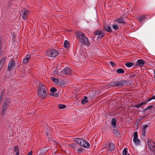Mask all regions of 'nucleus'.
Segmentation results:
<instances>
[{"instance_id":"obj_1","label":"nucleus","mask_w":155,"mask_h":155,"mask_svg":"<svg viewBox=\"0 0 155 155\" xmlns=\"http://www.w3.org/2000/svg\"><path fill=\"white\" fill-rule=\"evenodd\" d=\"M75 35L78 38L80 41L83 45L89 46L90 43L87 37H86L84 33L81 31H77L75 32Z\"/></svg>"},{"instance_id":"obj_2","label":"nucleus","mask_w":155,"mask_h":155,"mask_svg":"<svg viewBox=\"0 0 155 155\" xmlns=\"http://www.w3.org/2000/svg\"><path fill=\"white\" fill-rule=\"evenodd\" d=\"M48 91V90L44 85L41 84H39L38 94V96L41 99H44L47 97V94H49Z\"/></svg>"},{"instance_id":"obj_3","label":"nucleus","mask_w":155,"mask_h":155,"mask_svg":"<svg viewBox=\"0 0 155 155\" xmlns=\"http://www.w3.org/2000/svg\"><path fill=\"white\" fill-rule=\"evenodd\" d=\"M10 99L8 97L6 98L4 102V104L2 106V111L1 113V115L4 116L5 115V112L7 110L8 106L9 105Z\"/></svg>"},{"instance_id":"obj_4","label":"nucleus","mask_w":155,"mask_h":155,"mask_svg":"<svg viewBox=\"0 0 155 155\" xmlns=\"http://www.w3.org/2000/svg\"><path fill=\"white\" fill-rule=\"evenodd\" d=\"M58 54V52L55 50L50 49L46 53V54L50 57H55Z\"/></svg>"},{"instance_id":"obj_5","label":"nucleus","mask_w":155,"mask_h":155,"mask_svg":"<svg viewBox=\"0 0 155 155\" xmlns=\"http://www.w3.org/2000/svg\"><path fill=\"white\" fill-rule=\"evenodd\" d=\"M62 74L70 75L71 74V70L70 68L66 67L60 72Z\"/></svg>"},{"instance_id":"obj_6","label":"nucleus","mask_w":155,"mask_h":155,"mask_svg":"<svg viewBox=\"0 0 155 155\" xmlns=\"http://www.w3.org/2000/svg\"><path fill=\"white\" fill-rule=\"evenodd\" d=\"M15 61L14 59H11V61L8 64V70L10 71L12 70L13 68L15 66ZM13 69H14L13 68Z\"/></svg>"},{"instance_id":"obj_7","label":"nucleus","mask_w":155,"mask_h":155,"mask_svg":"<svg viewBox=\"0 0 155 155\" xmlns=\"http://www.w3.org/2000/svg\"><path fill=\"white\" fill-rule=\"evenodd\" d=\"M29 13V11L26 9H24V10L21 11L20 12L21 15H22L23 19L25 20L27 18V15Z\"/></svg>"},{"instance_id":"obj_8","label":"nucleus","mask_w":155,"mask_h":155,"mask_svg":"<svg viewBox=\"0 0 155 155\" xmlns=\"http://www.w3.org/2000/svg\"><path fill=\"white\" fill-rule=\"evenodd\" d=\"M57 91V89L55 87H52L50 90V91L52 93H49L50 95L53 96L55 97H58V94L57 93H54Z\"/></svg>"},{"instance_id":"obj_9","label":"nucleus","mask_w":155,"mask_h":155,"mask_svg":"<svg viewBox=\"0 0 155 155\" xmlns=\"http://www.w3.org/2000/svg\"><path fill=\"white\" fill-rule=\"evenodd\" d=\"M127 82V81L124 80H123L119 81H116V87H117L124 86L126 84Z\"/></svg>"},{"instance_id":"obj_10","label":"nucleus","mask_w":155,"mask_h":155,"mask_svg":"<svg viewBox=\"0 0 155 155\" xmlns=\"http://www.w3.org/2000/svg\"><path fill=\"white\" fill-rule=\"evenodd\" d=\"M125 19L126 18L122 16L117 19L116 21L118 22L119 23L126 24V22L125 21Z\"/></svg>"},{"instance_id":"obj_11","label":"nucleus","mask_w":155,"mask_h":155,"mask_svg":"<svg viewBox=\"0 0 155 155\" xmlns=\"http://www.w3.org/2000/svg\"><path fill=\"white\" fill-rule=\"evenodd\" d=\"M145 63V62L141 59H139L137 61L136 64H135L136 67L137 66H140V67H143V64Z\"/></svg>"},{"instance_id":"obj_12","label":"nucleus","mask_w":155,"mask_h":155,"mask_svg":"<svg viewBox=\"0 0 155 155\" xmlns=\"http://www.w3.org/2000/svg\"><path fill=\"white\" fill-rule=\"evenodd\" d=\"M147 103V102L146 101H142L140 103H137L136 105L134 106L133 107L139 108L142 105L146 104Z\"/></svg>"},{"instance_id":"obj_13","label":"nucleus","mask_w":155,"mask_h":155,"mask_svg":"<svg viewBox=\"0 0 155 155\" xmlns=\"http://www.w3.org/2000/svg\"><path fill=\"white\" fill-rule=\"evenodd\" d=\"M103 30L107 32H112V31L110 27L108 25L105 24L103 27Z\"/></svg>"},{"instance_id":"obj_14","label":"nucleus","mask_w":155,"mask_h":155,"mask_svg":"<svg viewBox=\"0 0 155 155\" xmlns=\"http://www.w3.org/2000/svg\"><path fill=\"white\" fill-rule=\"evenodd\" d=\"M115 148L114 144L112 143H109L108 145V151H113L115 150Z\"/></svg>"},{"instance_id":"obj_15","label":"nucleus","mask_w":155,"mask_h":155,"mask_svg":"<svg viewBox=\"0 0 155 155\" xmlns=\"http://www.w3.org/2000/svg\"><path fill=\"white\" fill-rule=\"evenodd\" d=\"M68 146H71L73 149L74 150H76L78 146V145L76 143H72L68 145Z\"/></svg>"},{"instance_id":"obj_16","label":"nucleus","mask_w":155,"mask_h":155,"mask_svg":"<svg viewBox=\"0 0 155 155\" xmlns=\"http://www.w3.org/2000/svg\"><path fill=\"white\" fill-rule=\"evenodd\" d=\"M83 142H81V143H80V144H79V145L82 147H84V148H89L90 147V144L88 143V144H87V145H85L84 144V142H86V140H83Z\"/></svg>"},{"instance_id":"obj_17","label":"nucleus","mask_w":155,"mask_h":155,"mask_svg":"<svg viewBox=\"0 0 155 155\" xmlns=\"http://www.w3.org/2000/svg\"><path fill=\"white\" fill-rule=\"evenodd\" d=\"M74 141L76 142L78 145H79L81 143L83 142V139L79 138H76L74 139Z\"/></svg>"},{"instance_id":"obj_18","label":"nucleus","mask_w":155,"mask_h":155,"mask_svg":"<svg viewBox=\"0 0 155 155\" xmlns=\"http://www.w3.org/2000/svg\"><path fill=\"white\" fill-rule=\"evenodd\" d=\"M30 58V56L29 55H26L25 58L23 59V62L24 64L28 63Z\"/></svg>"},{"instance_id":"obj_19","label":"nucleus","mask_w":155,"mask_h":155,"mask_svg":"<svg viewBox=\"0 0 155 155\" xmlns=\"http://www.w3.org/2000/svg\"><path fill=\"white\" fill-rule=\"evenodd\" d=\"M6 59L5 57H3L0 61V70L1 69Z\"/></svg>"},{"instance_id":"obj_20","label":"nucleus","mask_w":155,"mask_h":155,"mask_svg":"<svg viewBox=\"0 0 155 155\" xmlns=\"http://www.w3.org/2000/svg\"><path fill=\"white\" fill-rule=\"evenodd\" d=\"M88 102L87 97V96L84 97V99H82L81 101V103L83 104H84L85 103Z\"/></svg>"},{"instance_id":"obj_21","label":"nucleus","mask_w":155,"mask_h":155,"mask_svg":"<svg viewBox=\"0 0 155 155\" xmlns=\"http://www.w3.org/2000/svg\"><path fill=\"white\" fill-rule=\"evenodd\" d=\"M113 132L114 133V134L117 136V137H118L120 135V134L119 132V130H117V129L113 130Z\"/></svg>"},{"instance_id":"obj_22","label":"nucleus","mask_w":155,"mask_h":155,"mask_svg":"<svg viewBox=\"0 0 155 155\" xmlns=\"http://www.w3.org/2000/svg\"><path fill=\"white\" fill-rule=\"evenodd\" d=\"M64 47L67 49L69 48V44L68 41L65 40L64 41Z\"/></svg>"},{"instance_id":"obj_23","label":"nucleus","mask_w":155,"mask_h":155,"mask_svg":"<svg viewBox=\"0 0 155 155\" xmlns=\"http://www.w3.org/2000/svg\"><path fill=\"white\" fill-rule=\"evenodd\" d=\"M44 150H41L39 154V155H45L47 153V150L45 149V148H44Z\"/></svg>"},{"instance_id":"obj_24","label":"nucleus","mask_w":155,"mask_h":155,"mask_svg":"<svg viewBox=\"0 0 155 155\" xmlns=\"http://www.w3.org/2000/svg\"><path fill=\"white\" fill-rule=\"evenodd\" d=\"M117 74H122L124 73V70L122 68H119L117 70Z\"/></svg>"},{"instance_id":"obj_25","label":"nucleus","mask_w":155,"mask_h":155,"mask_svg":"<svg viewBox=\"0 0 155 155\" xmlns=\"http://www.w3.org/2000/svg\"><path fill=\"white\" fill-rule=\"evenodd\" d=\"M109 86L110 87H116V81H112L109 84Z\"/></svg>"},{"instance_id":"obj_26","label":"nucleus","mask_w":155,"mask_h":155,"mask_svg":"<svg viewBox=\"0 0 155 155\" xmlns=\"http://www.w3.org/2000/svg\"><path fill=\"white\" fill-rule=\"evenodd\" d=\"M116 120L115 118H113L112 119L111 124L113 127H115L116 125Z\"/></svg>"},{"instance_id":"obj_27","label":"nucleus","mask_w":155,"mask_h":155,"mask_svg":"<svg viewBox=\"0 0 155 155\" xmlns=\"http://www.w3.org/2000/svg\"><path fill=\"white\" fill-rule=\"evenodd\" d=\"M134 64V63L132 62H127L125 64V65L127 67L130 68L132 67Z\"/></svg>"},{"instance_id":"obj_28","label":"nucleus","mask_w":155,"mask_h":155,"mask_svg":"<svg viewBox=\"0 0 155 155\" xmlns=\"http://www.w3.org/2000/svg\"><path fill=\"white\" fill-rule=\"evenodd\" d=\"M58 83V85L61 87L64 86L65 82L63 81H62L61 82L59 81V82Z\"/></svg>"},{"instance_id":"obj_29","label":"nucleus","mask_w":155,"mask_h":155,"mask_svg":"<svg viewBox=\"0 0 155 155\" xmlns=\"http://www.w3.org/2000/svg\"><path fill=\"white\" fill-rule=\"evenodd\" d=\"M51 79L52 81L54 83H58L59 82V81L58 80V79H56L54 77H51Z\"/></svg>"},{"instance_id":"obj_30","label":"nucleus","mask_w":155,"mask_h":155,"mask_svg":"<svg viewBox=\"0 0 155 155\" xmlns=\"http://www.w3.org/2000/svg\"><path fill=\"white\" fill-rule=\"evenodd\" d=\"M153 107V106L150 105L148 106L147 107L144 109L143 110V112H146L147 110L150 109Z\"/></svg>"},{"instance_id":"obj_31","label":"nucleus","mask_w":155,"mask_h":155,"mask_svg":"<svg viewBox=\"0 0 155 155\" xmlns=\"http://www.w3.org/2000/svg\"><path fill=\"white\" fill-rule=\"evenodd\" d=\"M58 107L59 109H62L65 108L66 106L63 104H59L58 105Z\"/></svg>"},{"instance_id":"obj_32","label":"nucleus","mask_w":155,"mask_h":155,"mask_svg":"<svg viewBox=\"0 0 155 155\" xmlns=\"http://www.w3.org/2000/svg\"><path fill=\"white\" fill-rule=\"evenodd\" d=\"M83 148L81 147H80L79 149H77V153H82Z\"/></svg>"},{"instance_id":"obj_33","label":"nucleus","mask_w":155,"mask_h":155,"mask_svg":"<svg viewBox=\"0 0 155 155\" xmlns=\"http://www.w3.org/2000/svg\"><path fill=\"white\" fill-rule=\"evenodd\" d=\"M133 141L137 145L140 142V140L137 138L133 139Z\"/></svg>"},{"instance_id":"obj_34","label":"nucleus","mask_w":155,"mask_h":155,"mask_svg":"<svg viewBox=\"0 0 155 155\" xmlns=\"http://www.w3.org/2000/svg\"><path fill=\"white\" fill-rule=\"evenodd\" d=\"M102 31H99L98 30H96L94 33V34L97 35H99L100 34H102Z\"/></svg>"},{"instance_id":"obj_35","label":"nucleus","mask_w":155,"mask_h":155,"mask_svg":"<svg viewBox=\"0 0 155 155\" xmlns=\"http://www.w3.org/2000/svg\"><path fill=\"white\" fill-rule=\"evenodd\" d=\"M154 145L150 146V150L152 151H154L155 150V144Z\"/></svg>"},{"instance_id":"obj_36","label":"nucleus","mask_w":155,"mask_h":155,"mask_svg":"<svg viewBox=\"0 0 155 155\" xmlns=\"http://www.w3.org/2000/svg\"><path fill=\"white\" fill-rule=\"evenodd\" d=\"M145 16V15H143L142 16H140L138 17L139 18V19L140 20V21H142L143 20H144Z\"/></svg>"},{"instance_id":"obj_37","label":"nucleus","mask_w":155,"mask_h":155,"mask_svg":"<svg viewBox=\"0 0 155 155\" xmlns=\"http://www.w3.org/2000/svg\"><path fill=\"white\" fill-rule=\"evenodd\" d=\"M138 138V135L137 131L135 132L134 134L133 139H137Z\"/></svg>"},{"instance_id":"obj_38","label":"nucleus","mask_w":155,"mask_h":155,"mask_svg":"<svg viewBox=\"0 0 155 155\" xmlns=\"http://www.w3.org/2000/svg\"><path fill=\"white\" fill-rule=\"evenodd\" d=\"M127 148H125L123 151V154L127 155Z\"/></svg>"},{"instance_id":"obj_39","label":"nucleus","mask_w":155,"mask_h":155,"mask_svg":"<svg viewBox=\"0 0 155 155\" xmlns=\"http://www.w3.org/2000/svg\"><path fill=\"white\" fill-rule=\"evenodd\" d=\"M19 151V148L18 146H15L14 147V152H17Z\"/></svg>"},{"instance_id":"obj_40","label":"nucleus","mask_w":155,"mask_h":155,"mask_svg":"<svg viewBox=\"0 0 155 155\" xmlns=\"http://www.w3.org/2000/svg\"><path fill=\"white\" fill-rule=\"evenodd\" d=\"M4 95V94L3 92H2L0 95V104H1V102L2 101V100L3 99V96Z\"/></svg>"},{"instance_id":"obj_41","label":"nucleus","mask_w":155,"mask_h":155,"mask_svg":"<svg viewBox=\"0 0 155 155\" xmlns=\"http://www.w3.org/2000/svg\"><path fill=\"white\" fill-rule=\"evenodd\" d=\"M104 35L105 34L102 32V34H100L99 35L98 38H101L103 37L104 36Z\"/></svg>"},{"instance_id":"obj_42","label":"nucleus","mask_w":155,"mask_h":155,"mask_svg":"<svg viewBox=\"0 0 155 155\" xmlns=\"http://www.w3.org/2000/svg\"><path fill=\"white\" fill-rule=\"evenodd\" d=\"M112 27L115 30H117L118 29V27L115 24L113 25Z\"/></svg>"},{"instance_id":"obj_43","label":"nucleus","mask_w":155,"mask_h":155,"mask_svg":"<svg viewBox=\"0 0 155 155\" xmlns=\"http://www.w3.org/2000/svg\"><path fill=\"white\" fill-rule=\"evenodd\" d=\"M152 99H155V95L153 96L151 98H150L149 99H148L147 100V102H148Z\"/></svg>"},{"instance_id":"obj_44","label":"nucleus","mask_w":155,"mask_h":155,"mask_svg":"<svg viewBox=\"0 0 155 155\" xmlns=\"http://www.w3.org/2000/svg\"><path fill=\"white\" fill-rule=\"evenodd\" d=\"M146 133V130H143L142 133V136H145Z\"/></svg>"},{"instance_id":"obj_45","label":"nucleus","mask_w":155,"mask_h":155,"mask_svg":"<svg viewBox=\"0 0 155 155\" xmlns=\"http://www.w3.org/2000/svg\"><path fill=\"white\" fill-rule=\"evenodd\" d=\"M148 127V125H144L143 128V130H146V128Z\"/></svg>"},{"instance_id":"obj_46","label":"nucleus","mask_w":155,"mask_h":155,"mask_svg":"<svg viewBox=\"0 0 155 155\" xmlns=\"http://www.w3.org/2000/svg\"><path fill=\"white\" fill-rule=\"evenodd\" d=\"M110 63L112 66L114 67L115 65V63L113 61H110Z\"/></svg>"},{"instance_id":"obj_47","label":"nucleus","mask_w":155,"mask_h":155,"mask_svg":"<svg viewBox=\"0 0 155 155\" xmlns=\"http://www.w3.org/2000/svg\"><path fill=\"white\" fill-rule=\"evenodd\" d=\"M150 140V139H148V146H149V147L150 148V146H152V144H151V142H149V140Z\"/></svg>"},{"instance_id":"obj_48","label":"nucleus","mask_w":155,"mask_h":155,"mask_svg":"<svg viewBox=\"0 0 155 155\" xmlns=\"http://www.w3.org/2000/svg\"><path fill=\"white\" fill-rule=\"evenodd\" d=\"M2 47V42L1 39H0V50H1Z\"/></svg>"},{"instance_id":"obj_49","label":"nucleus","mask_w":155,"mask_h":155,"mask_svg":"<svg viewBox=\"0 0 155 155\" xmlns=\"http://www.w3.org/2000/svg\"><path fill=\"white\" fill-rule=\"evenodd\" d=\"M1 50H0V57L2 55L3 51H1Z\"/></svg>"},{"instance_id":"obj_50","label":"nucleus","mask_w":155,"mask_h":155,"mask_svg":"<svg viewBox=\"0 0 155 155\" xmlns=\"http://www.w3.org/2000/svg\"><path fill=\"white\" fill-rule=\"evenodd\" d=\"M32 151H30L28 153L27 155H32Z\"/></svg>"},{"instance_id":"obj_51","label":"nucleus","mask_w":155,"mask_h":155,"mask_svg":"<svg viewBox=\"0 0 155 155\" xmlns=\"http://www.w3.org/2000/svg\"><path fill=\"white\" fill-rule=\"evenodd\" d=\"M15 154V155H19V151L16 152Z\"/></svg>"},{"instance_id":"obj_52","label":"nucleus","mask_w":155,"mask_h":155,"mask_svg":"<svg viewBox=\"0 0 155 155\" xmlns=\"http://www.w3.org/2000/svg\"><path fill=\"white\" fill-rule=\"evenodd\" d=\"M135 74H132L131 75H130V76L132 77H135Z\"/></svg>"},{"instance_id":"obj_53","label":"nucleus","mask_w":155,"mask_h":155,"mask_svg":"<svg viewBox=\"0 0 155 155\" xmlns=\"http://www.w3.org/2000/svg\"><path fill=\"white\" fill-rule=\"evenodd\" d=\"M88 143H88L87 141H86V142H84V145H87V144Z\"/></svg>"},{"instance_id":"obj_54","label":"nucleus","mask_w":155,"mask_h":155,"mask_svg":"<svg viewBox=\"0 0 155 155\" xmlns=\"http://www.w3.org/2000/svg\"><path fill=\"white\" fill-rule=\"evenodd\" d=\"M54 72L55 74H56V73L57 72V71L55 70L54 71Z\"/></svg>"},{"instance_id":"obj_55","label":"nucleus","mask_w":155,"mask_h":155,"mask_svg":"<svg viewBox=\"0 0 155 155\" xmlns=\"http://www.w3.org/2000/svg\"><path fill=\"white\" fill-rule=\"evenodd\" d=\"M153 151V154H154V155H155V150L154 151Z\"/></svg>"},{"instance_id":"obj_56","label":"nucleus","mask_w":155,"mask_h":155,"mask_svg":"<svg viewBox=\"0 0 155 155\" xmlns=\"http://www.w3.org/2000/svg\"><path fill=\"white\" fill-rule=\"evenodd\" d=\"M137 19H138V20H139V18L138 17L137 18Z\"/></svg>"},{"instance_id":"obj_57","label":"nucleus","mask_w":155,"mask_h":155,"mask_svg":"<svg viewBox=\"0 0 155 155\" xmlns=\"http://www.w3.org/2000/svg\"><path fill=\"white\" fill-rule=\"evenodd\" d=\"M154 74H155V71H154Z\"/></svg>"},{"instance_id":"obj_58","label":"nucleus","mask_w":155,"mask_h":155,"mask_svg":"<svg viewBox=\"0 0 155 155\" xmlns=\"http://www.w3.org/2000/svg\"><path fill=\"white\" fill-rule=\"evenodd\" d=\"M127 155H130V154H128Z\"/></svg>"},{"instance_id":"obj_59","label":"nucleus","mask_w":155,"mask_h":155,"mask_svg":"<svg viewBox=\"0 0 155 155\" xmlns=\"http://www.w3.org/2000/svg\"><path fill=\"white\" fill-rule=\"evenodd\" d=\"M146 117V116H145V117H143V118H144V117Z\"/></svg>"}]
</instances>
